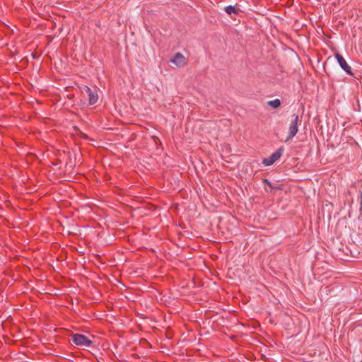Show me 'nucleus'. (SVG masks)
Segmentation results:
<instances>
[{
    "label": "nucleus",
    "instance_id": "1",
    "mask_svg": "<svg viewBox=\"0 0 362 362\" xmlns=\"http://www.w3.org/2000/svg\"><path fill=\"white\" fill-rule=\"evenodd\" d=\"M81 93L84 98H88L89 104L94 105L98 100V95L97 90H92L89 87L84 86L81 88Z\"/></svg>",
    "mask_w": 362,
    "mask_h": 362
},
{
    "label": "nucleus",
    "instance_id": "2",
    "mask_svg": "<svg viewBox=\"0 0 362 362\" xmlns=\"http://www.w3.org/2000/svg\"><path fill=\"white\" fill-rule=\"evenodd\" d=\"M293 119L291 121L288 129V135L286 139V141L293 139L298 131V124L299 122H300V119H299V116L298 115H293Z\"/></svg>",
    "mask_w": 362,
    "mask_h": 362
},
{
    "label": "nucleus",
    "instance_id": "3",
    "mask_svg": "<svg viewBox=\"0 0 362 362\" xmlns=\"http://www.w3.org/2000/svg\"><path fill=\"white\" fill-rule=\"evenodd\" d=\"M284 148L283 147H280L278 148L274 153H273L269 158H264L262 160V164L265 166H269L274 164L278 159L281 156Z\"/></svg>",
    "mask_w": 362,
    "mask_h": 362
},
{
    "label": "nucleus",
    "instance_id": "4",
    "mask_svg": "<svg viewBox=\"0 0 362 362\" xmlns=\"http://www.w3.org/2000/svg\"><path fill=\"white\" fill-rule=\"evenodd\" d=\"M72 341L77 346L89 347L92 344V341L86 336L78 334L73 335Z\"/></svg>",
    "mask_w": 362,
    "mask_h": 362
},
{
    "label": "nucleus",
    "instance_id": "5",
    "mask_svg": "<svg viewBox=\"0 0 362 362\" xmlns=\"http://www.w3.org/2000/svg\"><path fill=\"white\" fill-rule=\"evenodd\" d=\"M336 59L340 67L349 75L353 76L354 74L352 72L351 66L347 64L345 59L339 53H336L334 54Z\"/></svg>",
    "mask_w": 362,
    "mask_h": 362
},
{
    "label": "nucleus",
    "instance_id": "6",
    "mask_svg": "<svg viewBox=\"0 0 362 362\" xmlns=\"http://www.w3.org/2000/svg\"><path fill=\"white\" fill-rule=\"evenodd\" d=\"M169 62L174 64L178 68L183 67L187 64L186 58L180 52H177Z\"/></svg>",
    "mask_w": 362,
    "mask_h": 362
},
{
    "label": "nucleus",
    "instance_id": "7",
    "mask_svg": "<svg viewBox=\"0 0 362 362\" xmlns=\"http://www.w3.org/2000/svg\"><path fill=\"white\" fill-rule=\"evenodd\" d=\"M160 339L163 338V337H165V339L170 340L173 337V332L170 329L169 327H163L162 329H160Z\"/></svg>",
    "mask_w": 362,
    "mask_h": 362
},
{
    "label": "nucleus",
    "instance_id": "8",
    "mask_svg": "<svg viewBox=\"0 0 362 362\" xmlns=\"http://www.w3.org/2000/svg\"><path fill=\"white\" fill-rule=\"evenodd\" d=\"M224 11L228 14H238L240 10L238 8H235L234 6H227L224 8Z\"/></svg>",
    "mask_w": 362,
    "mask_h": 362
},
{
    "label": "nucleus",
    "instance_id": "9",
    "mask_svg": "<svg viewBox=\"0 0 362 362\" xmlns=\"http://www.w3.org/2000/svg\"><path fill=\"white\" fill-rule=\"evenodd\" d=\"M267 105L271 107L276 109L281 105V100L279 99H275L267 102Z\"/></svg>",
    "mask_w": 362,
    "mask_h": 362
},
{
    "label": "nucleus",
    "instance_id": "10",
    "mask_svg": "<svg viewBox=\"0 0 362 362\" xmlns=\"http://www.w3.org/2000/svg\"><path fill=\"white\" fill-rule=\"evenodd\" d=\"M263 182L265 183L269 187L272 188V189H280L281 188L279 187H274L272 183L267 178L264 179L263 180Z\"/></svg>",
    "mask_w": 362,
    "mask_h": 362
},
{
    "label": "nucleus",
    "instance_id": "11",
    "mask_svg": "<svg viewBox=\"0 0 362 362\" xmlns=\"http://www.w3.org/2000/svg\"><path fill=\"white\" fill-rule=\"evenodd\" d=\"M159 274H160V279H161V277H162V276H160V274H165V272H162V271H160V270Z\"/></svg>",
    "mask_w": 362,
    "mask_h": 362
},
{
    "label": "nucleus",
    "instance_id": "12",
    "mask_svg": "<svg viewBox=\"0 0 362 362\" xmlns=\"http://www.w3.org/2000/svg\"><path fill=\"white\" fill-rule=\"evenodd\" d=\"M159 349H162V346H159ZM161 351H161V350H160V352H161Z\"/></svg>",
    "mask_w": 362,
    "mask_h": 362
}]
</instances>
